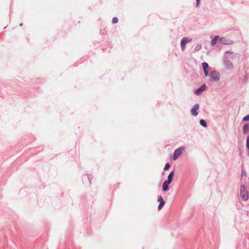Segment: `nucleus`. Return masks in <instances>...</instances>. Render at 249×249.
Wrapping results in <instances>:
<instances>
[{"label": "nucleus", "mask_w": 249, "mask_h": 249, "mask_svg": "<svg viewBox=\"0 0 249 249\" xmlns=\"http://www.w3.org/2000/svg\"><path fill=\"white\" fill-rule=\"evenodd\" d=\"M240 196L244 201H247L249 198L248 192L244 186H241L240 187Z\"/></svg>", "instance_id": "nucleus-1"}, {"label": "nucleus", "mask_w": 249, "mask_h": 249, "mask_svg": "<svg viewBox=\"0 0 249 249\" xmlns=\"http://www.w3.org/2000/svg\"><path fill=\"white\" fill-rule=\"evenodd\" d=\"M210 75L213 81H216L219 80L220 79V73L215 71H211Z\"/></svg>", "instance_id": "nucleus-2"}, {"label": "nucleus", "mask_w": 249, "mask_h": 249, "mask_svg": "<svg viewBox=\"0 0 249 249\" xmlns=\"http://www.w3.org/2000/svg\"><path fill=\"white\" fill-rule=\"evenodd\" d=\"M191 41H192V39H190L188 37H183L181 39V43H180L182 49L183 50H184L185 49V47H186V44L187 43L191 42Z\"/></svg>", "instance_id": "nucleus-3"}, {"label": "nucleus", "mask_w": 249, "mask_h": 249, "mask_svg": "<svg viewBox=\"0 0 249 249\" xmlns=\"http://www.w3.org/2000/svg\"><path fill=\"white\" fill-rule=\"evenodd\" d=\"M184 148L183 147H180V148H178L176 150H175V152H174V157H173V159L174 160H176L178 158V157L181 154L182 151V150H184Z\"/></svg>", "instance_id": "nucleus-4"}, {"label": "nucleus", "mask_w": 249, "mask_h": 249, "mask_svg": "<svg viewBox=\"0 0 249 249\" xmlns=\"http://www.w3.org/2000/svg\"><path fill=\"white\" fill-rule=\"evenodd\" d=\"M199 105L198 104L195 105L191 109V112L192 115L196 116L197 115L198 113L197 110L199 109Z\"/></svg>", "instance_id": "nucleus-5"}, {"label": "nucleus", "mask_w": 249, "mask_h": 249, "mask_svg": "<svg viewBox=\"0 0 249 249\" xmlns=\"http://www.w3.org/2000/svg\"><path fill=\"white\" fill-rule=\"evenodd\" d=\"M203 70L204 72V74L205 76H208L209 75L208 70L210 69L208 64L206 62H203L202 64Z\"/></svg>", "instance_id": "nucleus-6"}, {"label": "nucleus", "mask_w": 249, "mask_h": 249, "mask_svg": "<svg viewBox=\"0 0 249 249\" xmlns=\"http://www.w3.org/2000/svg\"><path fill=\"white\" fill-rule=\"evenodd\" d=\"M206 89V87L205 85L204 84L202 86H201V87H200L199 89L196 90V91H195V93L196 94L198 95L200 94V92L205 90Z\"/></svg>", "instance_id": "nucleus-7"}, {"label": "nucleus", "mask_w": 249, "mask_h": 249, "mask_svg": "<svg viewBox=\"0 0 249 249\" xmlns=\"http://www.w3.org/2000/svg\"><path fill=\"white\" fill-rule=\"evenodd\" d=\"M158 201L160 202V204L158 206V209L160 210L163 206L165 204V201L161 196H160L158 198Z\"/></svg>", "instance_id": "nucleus-8"}, {"label": "nucleus", "mask_w": 249, "mask_h": 249, "mask_svg": "<svg viewBox=\"0 0 249 249\" xmlns=\"http://www.w3.org/2000/svg\"><path fill=\"white\" fill-rule=\"evenodd\" d=\"M249 129V124H245L243 128L244 133L246 134Z\"/></svg>", "instance_id": "nucleus-9"}, {"label": "nucleus", "mask_w": 249, "mask_h": 249, "mask_svg": "<svg viewBox=\"0 0 249 249\" xmlns=\"http://www.w3.org/2000/svg\"><path fill=\"white\" fill-rule=\"evenodd\" d=\"M218 40H219V42H220L222 44H228V40L225 37H221V38L219 37Z\"/></svg>", "instance_id": "nucleus-10"}, {"label": "nucleus", "mask_w": 249, "mask_h": 249, "mask_svg": "<svg viewBox=\"0 0 249 249\" xmlns=\"http://www.w3.org/2000/svg\"><path fill=\"white\" fill-rule=\"evenodd\" d=\"M218 39H219V36H215L214 37V38L212 40V41L211 42V45L212 46H213L214 44H215L217 42L218 40H219Z\"/></svg>", "instance_id": "nucleus-11"}, {"label": "nucleus", "mask_w": 249, "mask_h": 249, "mask_svg": "<svg viewBox=\"0 0 249 249\" xmlns=\"http://www.w3.org/2000/svg\"><path fill=\"white\" fill-rule=\"evenodd\" d=\"M225 64L227 68L231 69L232 68V64L230 61H225Z\"/></svg>", "instance_id": "nucleus-12"}, {"label": "nucleus", "mask_w": 249, "mask_h": 249, "mask_svg": "<svg viewBox=\"0 0 249 249\" xmlns=\"http://www.w3.org/2000/svg\"><path fill=\"white\" fill-rule=\"evenodd\" d=\"M168 184L166 182H164L163 184L162 189L163 191H166L168 189Z\"/></svg>", "instance_id": "nucleus-13"}, {"label": "nucleus", "mask_w": 249, "mask_h": 249, "mask_svg": "<svg viewBox=\"0 0 249 249\" xmlns=\"http://www.w3.org/2000/svg\"><path fill=\"white\" fill-rule=\"evenodd\" d=\"M174 175V172L173 171L171 172L168 175L167 179L172 181V179L173 178Z\"/></svg>", "instance_id": "nucleus-14"}, {"label": "nucleus", "mask_w": 249, "mask_h": 249, "mask_svg": "<svg viewBox=\"0 0 249 249\" xmlns=\"http://www.w3.org/2000/svg\"><path fill=\"white\" fill-rule=\"evenodd\" d=\"M200 124L201 125H202L204 127H206L207 126V124H206V121L203 120V119H201L200 120Z\"/></svg>", "instance_id": "nucleus-15"}, {"label": "nucleus", "mask_w": 249, "mask_h": 249, "mask_svg": "<svg viewBox=\"0 0 249 249\" xmlns=\"http://www.w3.org/2000/svg\"><path fill=\"white\" fill-rule=\"evenodd\" d=\"M118 21V19L117 18H113L112 20V22L113 24L117 23Z\"/></svg>", "instance_id": "nucleus-16"}, {"label": "nucleus", "mask_w": 249, "mask_h": 249, "mask_svg": "<svg viewBox=\"0 0 249 249\" xmlns=\"http://www.w3.org/2000/svg\"><path fill=\"white\" fill-rule=\"evenodd\" d=\"M246 146L247 148L249 150V135L248 136L247 139Z\"/></svg>", "instance_id": "nucleus-17"}, {"label": "nucleus", "mask_w": 249, "mask_h": 249, "mask_svg": "<svg viewBox=\"0 0 249 249\" xmlns=\"http://www.w3.org/2000/svg\"><path fill=\"white\" fill-rule=\"evenodd\" d=\"M170 165L169 164V163H166L165 165V167H164V170H167V169H168L170 167Z\"/></svg>", "instance_id": "nucleus-18"}, {"label": "nucleus", "mask_w": 249, "mask_h": 249, "mask_svg": "<svg viewBox=\"0 0 249 249\" xmlns=\"http://www.w3.org/2000/svg\"><path fill=\"white\" fill-rule=\"evenodd\" d=\"M244 121H249V115H247L243 118Z\"/></svg>", "instance_id": "nucleus-19"}, {"label": "nucleus", "mask_w": 249, "mask_h": 249, "mask_svg": "<svg viewBox=\"0 0 249 249\" xmlns=\"http://www.w3.org/2000/svg\"><path fill=\"white\" fill-rule=\"evenodd\" d=\"M201 48V45L200 44H198L196 46L195 48L196 50H199Z\"/></svg>", "instance_id": "nucleus-20"}, {"label": "nucleus", "mask_w": 249, "mask_h": 249, "mask_svg": "<svg viewBox=\"0 0 249 249\" xmlns=\"http://www.w3.org/2000/svg\"><path fill=\"white\" fill-rule=\"evenodd\" d=\"M243 176H245V177L247 176V174L245 172V171H242V177H243Z\"/></svg>", "instance_id": "nucleus-21"}, {"label": "nucleus", "mask_w": 249, "mask_h": 249, "mask_svg": "<svg viewBox=\"0 0 249 249\" xmlns=\"http://www.w3.org/2000/svg\"><path fill=\"white\" fill-rule=\"evenodd\" d=\"M196 0V7H198L199 5V0Z\"/></svg>", "instance_id": "nucleus-22"}, {"label": "nucleus", "mask_w": 249, "mask_h": 249, "mask_svg": "<svg viewBox=\"0 0 249 249\" xmlns=\"http://www.w3.org/2000/svg\"><path fill=\"white\" fill-rule=\"evenodd\" d=\"M165 182L169 184L172 181L167 179V180H166Z\"/></svg>", "instance_id": "nucleus-23"}, {"label": "nucleus", "mask_w": 249, "mask_h": 249, "mask_svg": "<svg viewBox=\"0 0 249 249\" xmlns=\"http://www.w3.org/2000/svg\"><path fill=\"white\" fill-rule=\"evenodd\" d=\"M22 25H23V24H22V23L20 24V26H22Z\"/></svg>", "instance_id": "nucleus-24"}]
</instances>
